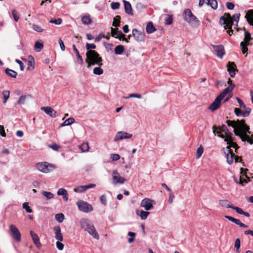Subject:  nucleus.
<instances>
[{"label":"nucleus","instance_id":"35","mask_svg":"<svg viewBox=\"0 0 253 253\" xmlns=\"http://www.w3.org/2000/svg\"><path fill=\"white\" fill-rule=\"evenodd\" d=\"M5 73L11 78H15L17 75L16 72L8 68L5 70Z\"/></svg>","mask_w":253,"mask_h":253},{"label":"nucleus","instance_id":"53","mask_svg":"<svg viewBox=\"0 0 253 253\" xmlns=\"http://www.w3.org/2000/svg\"><path fill=\"white\" fill-rule=\"evenodd\" d=\"M203 153V148L200 146L199 148H198L197 150V153H196V157L197 158H199L201 155H202Z\"/></svg>","mask_w":253,"mask_h":253},{"label":"nucleus","instance_id":"57","mask_svg":"<svg viewBox=\"0 0 253 253\" xmlns=\"http://www.w3.org/2000/svg\"><path fill=\"white\" fill-rule=\"evenodd\" d=\"M51 23H54L56 25H60L62 22V19L61 18H57L56 19H51L49 21Z\"/></svg>","mask_w":253,"mask_h":253},{"label":"nucleus","instance_id":"11","mask_svg":"<svg viewBox=\"0 0 253 253\" xmlns=\"http://www.w3.org/2000/svg\"><path fill=\"white\" fill-rule=\"evenodd\" d=\"M36 167L38 170L44 173L49 172L50 168H54L51 164H49L46 162L37 163Z\"/></svg>","mask_w":253,"mask_h":253},{"label":"nucleus","instance_id":"49","mask_svg":"<svg viewBox=\"0 0 253 253\" xmlns=\"http://www.w3.org/2000/svg\"><path fill=\"white\" fill-rule=\"evenodd\" d=\"M245 110L244 111H242V116L244 117H247L249 116L251 112V109L250 108H244Z\"/></svg>","mask_w":253,"mask_h":253},{"label":"nucleus","instance_id":"2","mask_svg":"<svg viewBox=\"0 0 253 253\" xmlns=\"http://www.w3.org/2000/svg\"><path fill=\"white\" fill-rule=\"evenodd\" d=\"M240 14H236L231 17L230 14L228 13H225L223 16H221L219 19V23L221 25H224V28L227 30V33L231 36L233 34V31L231 29L232 25L237 26L239 20Z\"/></svg>","mask_w":253,"mask_h":253},{"label":"nucleus","instance_id":"42","mask_svg":"<svg viewBox=\"0 0 253 253\" xmlns=\"http://www.w3.org/2000/svg\"><path fill=\"white\" fill-rule=\"evenodd\" d=\"M80 149L83 152H87L89 151V146L87 142L83 143L80 147Z\"/></svg>","mask_w":253,"mask_h":253},{"label":"nucleus","instance_id":"48","mask_svg":"<svg viewBox=\"0 0 253 253\" xmlns=\"http://www.w3.org/2000/svg\"><path fill=\"white\" fill-rule=\"evenodd\" d=\"M22 208L26 210L27 212L31 213L32 212V209L29 206L28 203L25 202L22 205Z\"/></svg>","mask_w":253,"mask_h":253},{"label":"nucleus","instance_id":"5","mask_svg":"<svg viewBox=\"0 0 253 253\" xmlns=\"http://www.w3.org/2000/svg\"><path fill=\"white\" fill-rule=\"evenodd\" d=\"M85 62L87 63V67L89 68L91 66L97 65H102V59L99 54L95 50H89L86 53Z\"/></svg>","mask_w":253,"mask_h":253},{"label":"nucleus","instance_id":"14","mask_svg":"<svg viewBox=\"0 0 253 253\" xmlns=\"http://www.w3.org/2000/svg\"><path fill=\"white\" fill-rule=\"evenodd\" d=\"M132 36L134 37L137 42H141L144 41V34L136 29H133L132 30Z\"/></svg>","mask_w":253,"mask_h":253},{"label":"nucleus","instance_id":"28","mask_svg":"<svg viewBox=\"0 0 253 253\" xmlns=\"http://www.w3.org/2000/svg\"><path fill=\"white\" fill-rule=\"evenodd\" d=\"M245 18L247 19L248 22L253 26V10H250L247 13Z\"/></svg>","mask_w":253,"mask_h":253},{"label":"nucleus","instance_id":"45","mask_svg":"<svg viewBox=\"0 0 253 253\" xmlns=\"http://www.w3.org/2000/svg\"><path fill=\"white\" fill-rule=\"evenodd\" d=\"M42 195L46 198V199L50 200L53 198L54 195L50 192L43 191Z\"/></svg>","mask_w":253,"mask_h":253},{"label":"nucleus","instance_id":"33","mask_svg":"<svg viewBox=\"0 0 253 253\" xmlns=\"http://www.w3.org/2000/svg\"><path fill=\"white\" fill-rule=\"evenodd\" d=\"M82 21L84 25H89L92 23V20L89 15L83 16L82 17Z\"/></svg>","mask_w":253,"mask_h":253},{"label":"nucleus","instance_id":"39","mask_svg":"<svg viewBox=\"0 0 253 253\" xmlns=\"http://www.w3.org/2000/svg\"><path fill=\"white\" fill-rule=\"evenodd\" d=\"M207 4L214 9H216L217 7V2L216 0H208Z\"/></svg>","mask_w":253,"mask_h":253},{"label":"nucleus","instance_id":"55","mask_svg":"<svg viewBox=\"0 0 253 253\" xmlns=\"http://www.w3.org/2000/svg\"><path fill=\"white\" fill-rule=\"evenodd\" d=\"M49 147L51 148L52 150L56 151H58L60 148V146L56 143L51 144L49 146Z\"/></svg>","mask_w":253,"mask_h":253},{"label":"nucleus","instance_id":"4","mask_svg":"<svg viewBox=\"0 0 253 253\" xmlns=\"http://www.w3.org/2000/svg\"><path fill=\"white\" fill-rule=\"evenodd\" d=\"M80 224L81 227L87 232L93 238L99 240V235L97 233L93 224L87 218H82L80 220Z\"/></svg>","mask_w":253,"mask_h":253},{"label":"nucleus","instance_id":"10","mask_svg":"<svg viewBox=\"0 0 253 253\" xmlns=\"http://www.w3.org/2000/svg\"><path fill=\"white\" fill-rule=\"evenodd\" d=\"M9 233L12 238L16 242L21 241V233L15 225L11 224L9 226Z\"/></svg>","mask_w":253,"mask_h":253},{"label":"nucleus","instance_id":"7","mask_svg":"<svg viewBox=\"0 0 253 253\" xmlns=\"http://www.w3.org/2000/svg\"><path fill=\"white\" fill-rule=\"evenodd\" d=\"M183 17L184 20L192 27H196L199 24V21L198 18L193 14L191 10L189 9H186L184 10L183 13Z\"/></svg>","mask_w":253,"mask_h":253},{"label":"nucleus","instance_id":"22","mask_svg":"<svg viewBox=\"0 0 253 253\" xmlns=\"http://www.w3.org/2000/svg\"><path fill=\"white\" fill-rule=\"evenodd\" d=\"M55 232V238L58 241H63V237L61 232V228L59 226H56L53 227Z\"/></svg>","mask_w":253,"mask_h":253},{"label":"nucleus","instance_id":"52","mask_svg":"<svg viewBox=\"0 0 253 253\" xmlns=\"http://www.w3.org/2000/svg\"><path fill=\"white\" fill-rule=\"evenodd\" d=\"M12 14L14 20L16 22H17L19 19V15H18L17 11L15 9H13L12 10Z\"/></svg>","mask_w":253,"mask_h":253},{"label":"nucleus","instance_id":"47","mask_svg":"<svg viewBox=\"0 0 253 253\" xmlns=\"http://www.w3.org/2000/svg\"><path fill=\"white\" fill-rule=\"evenodd\" d=\"M28 97H30V95H22L21 96L17 101L18 104H23L25 103L26 98Z\"/></svg>","mask_w":253,"mask_h":253},{"label":"nucleus","instance_id":"21","mask_svg":"<svg viewBox=\"0 0 253 253\" xmlns=\"http://www.w3.org/2000/svg\"><path fill=\"white\" fill-rule=\"evenodd\" d=\"M225 218L230 220V221L234 223L235 224L239 225L240 227L242 228H247L248 226L246 224L242 223L239 219H236L232 216L229 215H225Z\"/></svg>","mask_w":253,"mask_h":253},{"label":"nucleus","instance_id":"36","mask_svg":"<svg viewBox=\"0 0 253 253\" xmlns=\"http://www.w3.org/2000/svg\"><path fill=\"white\" fill-rule=\"evenodd\" d=\"M125 48L123 45H118L115 48V53L116 54H122L124 51Z\"/></svg>","mask_w":253,"mask_h":253},{"label":"nucleus","instance_id":"15","mask_svg":"<svg viewBox=\"0 0 253 253\" xmlns=\"http://www.w3.org/2000/svg\"><path fill=\"white\" fill-rule=\"evenodd\" d=\"M112 177L113 180V183L115 185L117 184H123L126 181L124 178L120 176L119 173L116 170H114L113 171Z\"/></svg>","mask_w":253,"mask_h":253},{"label":"nucleus","instance_id":"64","mask_svg":"<svg viewBox=\"0 0 253 253\" xmlns=\"http://www.w3.org/2000/svg\"><path fill=\"white\" fill-rule=\"evenodd\" d=\"M234 113L237 116L239 117L242 116V111L239 108H235L234 109Z\"/></svg>","mask_w":253,"mask_h":253},{"label":"nucleus","instance_id":"18","mask_svg":"<svg viewBox=\"0 0 253 253\" xmlns=\"http://www.w3.org/2000/svg\"><path fill=\"white\" fill-rule=\"evenodd\" d=\"M227 68L230 77L232 78L234 77L236 74V72L238 71L235 63L228 62L227 64Z\"/></svg>","mask_w":253,"mask_h":253},{"label":"nucleus","instance_id":"12","mask_svg":"<svg viewBox=\"0 0 253 253\" xmlns=\"http://www.w3.org/2000/svg\"><path fill=\"white\" fill-rule=\"evenodd\" d=\"M111 35L115 38H119L120 40H123L128 42L127 39H126L125 35L123 34L121 31L119 30L118 29L111 28Z\"/></svg>","mask_w":253,"mask_h":253},{"label":"nucleus","instance_id":"46","mask_svg":"<svg viewBox=\"0 0 253 253\" xmlns=\"http://www.w3.org/2000/svg\"><path fill=\"white\" fill-rule=\"evenodd\" d=\"M240 245H241L240 239L239 238H237L235 240V245H234V247L236 249L237 253H239L240 252Z\"/></svg>","mask_w":253,"mask_h":253},{"label":"nucleus","instance_id":"51","mask_svg":"<svg viewBox=\"0 0 253 253\" xmlns=\"http://www.w3.org/2000/svg\"><path fill=\"white\" fill-rule=\"evenodd\" d=\"M32 28L34 31L39 33L42 32L43 31V29L41 27L36 24H33L32 26Z\"/></svg>","mask_w":253,"mask_h":253},{"label":"nucleus","instance_id":"1","mask_svg":"<svg viewBox=\"0 0 253 253\" xmlns=\"http://www.w3.org/2000/svg\"><path fill=\"white\" fill-rule=\"evenodd\" d=\"M226 124L229 126L234 128L235 135L239 136L242 141H247L250 144H253V134L250 131V126L247 125L245 120L226 121Z\"/></svg>","mask_w":253,"mask_h":253},{"label":"nucleus","instance_id":"56","mask_svg":"<svg viewBox=\"0 0 253 253\" xmlns=\"http://www.w3.org/2000/svg\"><path fill=\"white\" fill-rule=\"evenodd\" d=\"M85 47L87 50H91V49H95L96 48V45L94 43H86L85 45Z\"/></svg>","mask_w":253,"mask_h":253},{"label":"nucleus","instance_id":"54","mask_svg":"<svg viewBox=\"0 0 253 253\" xmlns=\"http://www.w3.org/2000/svg\"><path fill=\"white\" fill-rule=\"evenodd\" d=\"M120 4L118 2H112L111 4V7L113 9H117L119 8Z\"/></svg>","mask_w":253,"mask_h":253},{"label":"nucleus","instance_id":"27","mask_svg":"<svg viewBox=\"0 0 253 253\" xmlns=\"http://www.w3.org/2000/svg\"><path fill=\"white\" fill-rule=\"evenodd\" d=\"M58 195H61L63 196V199L65 201L68 200V195L67 191L64 188H60L57 193Z\"/></svg>","mask_w":253,"mask_h":253},{"label":"nucleus","instance_id":"26","mask_svg":"<svg viewBox=\"0 0 253 253\" xmlns=\"http://www.w3.org/2000/svg\"><path fill=\"white\" fill-rule=\"evenodd\" d=\"M123 2L124 4L125 12L126 13L130 15H132V9L130 2L125 0H123Z\"/></svg>","mask_w":253,"mask_h":253},{"label":"nucleus","instance_id":"63","mask_svg":"<svg viewBox=\"0 0 253 253\" xmlns=\"http://www.w3.org/2000/svg\"><path fill=\"white\" fill-rule=\"evenodd\" d=\"M0 135L2 137L6 136L4 126L2 125H0Z\"/></svg>","mask_w":253,"mask_h":253},{"label":"nucleus","instance_id":"31","mask_svg":"<svg viewBox=\"0 0 253 253\" xmlns=\"http://www.w3.org/2000/svg\"><path fill=\"white\" fill-rule=\"evenodd\" d=\"M73 49L74 51L75 52L76 57H77L79 63L81 65H82L83 64V58L80 55L79 51H78V49L76 48L75 44L73 45Z\"/></svg>","mask_w":253,"mask_h":253},{"label":"nucleus","instance_id":"29","mask_svg":"<svg viewBox=\"0 0 253 253\" xmlns=\"http://www.w3.org/2000/svg\"><path fill=\"white\" fill-rule=\"evenodd\" d=\"M219 203L222 207L224 208L232 209V207L233 206L227 200H219Z\"/></svg>","mask_w":253,"mask_h":253},{"label":"nucleus","instance_id":"44","mask_svg":"<svg viewBox=\"0 0 253 253\" xmlns=\"http://www.w3.org/2000/svg\"><path fill=\"white\" fill-rule=\"evenodd\" d=\"M55 219L59 223H62L64 219V215L63 213H58L55 215Z\"/></svg>","mask_w":253,"mask_h":253},{"label":"nucleus","instance_id":"13","mask_svg":"<svg viewBox=\"0 0 253 253\" xmlns=\"http://www.w3.org/2000/svg\"><path fill=\"white\" fill-rule=\"evenodd\" d=\"M132 136V135L131 134L125 131H118L114 138V141L117 142L124 139H129Z\"/></svg>","mask_w":253,"mask_h":253},{"label":"nucleus","instance_id":"59","mask_svg":"<svg viewBox=\"0 0 253 253\" xmlns=\"http://www.w3.org/2000/svg\"><path fill=\"white\" fill-rule=\"evenodd\" d=\"M100 200L103 205L106 206L107 205V200L105 195H102L100 196Z\"/></svg>","mask_w":253,"mask_h":253},{"label":"nucleus","instance_id":"58","mask_svg":"<svg viewBox=\"0 0 253 253\" xmlns=\"http://www.w3.org/2000/svg\"><path fill=\"white\" fill-rule=\"evenodd\" d=\"M110 158L114 161H116L120 159V156L117 154H113L111 155Z\"/></svg>","mask_w":253,"mask_h":253},{"label":"nucleus","instance_id":"62","mask_svg":"<svg viewBox=\"0 0 253 253\" xmlns=\"http://www.w3.org/2000/svg\"><path fill=\"white\" fill-rule=\"evenodd\" d=\"M236 99H237L238 102L239 103L240 106L241 108H246V105L245 104V103L243 102V101L240 98L237 97Z\"/></svg>","mask_w":253,"mask_h":253},{"label":"nucleus","instance_id":"37","mask_svg":"<svg viewBox=\"0 0 253 253\" xmlns=\"http://www.w3.org/2000/svg\"><path fill=\"white\" fill-rule=\"evenodd\" d=\"M173 22V17L171 15H166L165 18V24L169 25L172 24Z\"/></svg>","mask_w":253,"mask_h":253},{"label":"nucleus","instance_id":"32","mask_svg":"<svg viewBox=\"0 0 253 253\" xmlns=\"http://www.w3.org/2000/svg\"><path fill=\"white\" fill-rule=\"evenodd\" d=\"M146 32L148 34H151L156 31V28L154 26L152 22H149L146 28Z\"/></svg>","mask_w":253,"mask_h":253},{"label":"nucleus","instance_id":"50","mask_svg":"<svg viewBox=\"0 0 253 253\" xmlns=\"http://www.w3.org/2000/svg\"><path fill=\"white\" fill-rule=\"evenodd\" d=\"M103 73V70L100 67H95L93 69V73L95 75H100L102 74Z\"/></svg>","mask_w":253,"mask_h":253},{"label":"nucleus","instance_id":"16","mask_svg":"<svg viewBox=\"0 0 253 253\" xmlns=\"http://www.w3.org/2000/svg\"><path fill=\"white\" fill-rule=\"evenodd\" d=\"M224 153L227 159V162L228 164L231 165L233 162L235 154L233 151L229 149V147H226L225 149Z\"/></svg>","mask_w":253,"mask_h":253},{"label":"nucleus","instance_id":"23","mask_svg":"<svg viewBox=\"0 0 253 253\" xmlns=\"http://www.w3.org/2000/svg\"><path fill=\"white\" fill-rule=\"evenodd\" d=\"M235 140V137L233 136H231V139H229L228 141H224L225 142H226L228 146L227 147H229V149L232 147L233 148H234L235 149V152H237V150L239 148L237 144L234 142V141Z\"/></svg>","mask_w":253,"mask_h":253},{"label":"nucleus","instance_id":"17","mask_svg":"<svg viewBox=\"0 0 253 253\" xmlns=\"http://www.w3.org/2000/svg\"><path fill=\"white\" fill-rule=\"evenodd\" d=\"M215 54L220 58H222L223 56L225 54L224 48L223 45H212Z\"/></svg>","mask_w":253,"mask_h":253},{"label":"nucleus","instance_id":"40","mask_svg":"<svg viewBox=\"0 0 253 253\" xmlns=\"http://www.w3.org/2000/svg\"><path fill=\"white\" fill-rule=\"evenodd\" d=\"M137 214L139 215L142 220H144L147 218L148 215L150 214V212L141 210L140 213Z\"/></svg>","mask_w":253,"mask_h":253},{"label":"nucleus","instance_id":"24","mask_svg":"<svg viewBox=\"0 0 253 253\" xmlns=\"http://www.w3.org/2000/svg\"><path fill=\"white\" fill-rule=\"evenodd\" d=\"M42 110L51 117L54 118L56 116V112L50 107H43Z\"/></svg>","mask_w":253,"mask_h":253},{"label":"nucleus","instance_id":"61","mask_svg":"<svg viewBox=\"0 0 253 253\" xmlns=\"http://www.w3.org/2000/svg\"><path fill=\"white\" fill-rule=\"evenodd\" d=\"M61 241H57L56 243L57 249L60 251H62L64 249V245L61 243Z\"/></svg>","mask_w":253,"mask_h":253},{"label":"nucleus","instance_id":"25","mask_svg":"<svg viewBox=\"0 0 253 253\" xmlns=\"http://www.w3.org/2000/svg\"><path fill=\"white\" fill-rule=\"evenodd\" d=\"M30 233L32 238V240L36 247L38 248H40L41 247V244L40 242V239L37 234L35 233L32 231H31Z\"/></svg>","mask_w":253,"mask_h":253},{"label":"nucleus","instance_id":"9","mask_svg":"<svg viewBox=\"0 0 253 253\" xmlns=\"http://www.w3.org/2000/svg\"><path fill=\"white\" fill-rule=\"evenodd\" d=\"M77 205L79 210L83 212L88 213L93 211L92 206L90 204L82 200L79 201Z\"/></svg>","mask_w":253,"mask_h":253},{"label":"nucleus","instance_id":"3","mask_svg":"<svg viewBox=\"0 0 253 253\" xmlns=\"http://www.w3.org/2000/svg\"><path fill=\"white\" fill-rule=\"evenodd\" d=\"M228 83L230 84L216 97L214 101L209 107V110L212 111L217 110L220 106L221 100L223 99L226 94L233 90L235 86L234 84L232 83V81L230 79L228 80Z\"/></svg>","mask_w":253,"mask_h":253},{"label":"nucleus","instance_id":"34","mask_svg":"<svg viewBox=\"0 0 253 253\" xmlns=\"http://www.w3.org/2000/svg\"><path fill=\"white\" fill-rule=\"evenodd\" d=\"M75 119L73 118H69L66 120L63 123L60 125V126L63 127L64 126H70L75 122Z\"/></svg>","mask_w":253,"mask_h":253},{"label":"nucleus","instance_id":"30","mask_svg":"<svg viewBox=\"0 0 253 253\" xmlns=\"http://www.w3.org/2000/svg\"><path fill=\"white\" fill-rule=\"evenodd\" d=\"M34 69V59L31 56H29L28 57V61L27 63V70H32Z\"/></svg>","mask_w":253,"mask_h":253},{"label":"nucleus","instance_id":"41","mask_svg":"<svg viewBox=\"0 0 253 253\" xmlns=\"http://www.w3.org/2000/svg\"><path fill=\"white\" fill-rule=\"evenodd\" d=\"M10 91L8 90H3L2 95L3 96V103L5 104L9 97Z\"/></svg>","mask_w":253,"mask_h":253},{"label":"nucleus","instance_id":"38","mask_svg":"<svg viewBox=\"0 0 253 253\" xmlns=\"http://www.w3.org/2000/svg\"><path fill=\"white\" fill-rule=\"evenodd\" d=\"M43 47V43L39 41H37L35 44V50L37 52H40Z\"/></svg>","mask_w":253,"mask_h":253},{"label":"nucleus","instance_id":"6","mask_svg":"<svg viewBox=\"0 0 253 253\" xmlns=\"http://www.w3.org/2000/svg\"><path fill=\"white\" fill-rule=\"evenodd\" d=\"M213 132L214 133H215L217 130V135L224 139V141H228L229 139H231V136H233V134L231 132L226 125H223L221 126L216 127L215 126H212Z\"/></svg>","mask_w":253,"mask_h":253},{"label":"nucleus","instance_id":"60","mask_svg":"<svg viewBox=\"0 0 253 253\" xmlns=\"http://www.w3.org/2000/svg\"><path fill=\"white\" fill-rule=\"evenodd\" d=\"M232 209L235 210L236 212L239 214H243V213H244V211H243L242 209L239 207L233 206V207H232Z\"/></svg>","mask_w":253,"mask_h":253},{"label":"nucleus","instance_id":"20","mask_svg":"<svg viewBox=\"0 0 253 253\" xmlns=\"http://www.w3.org/2000/svg\"><path fill=\"white\" fill-rule=\"evenodd\" d=\"M152 201L149 199L145 198L141 201V206L143 207L146 211H149L152 209L153 205Z\"/></svg>","mask_w":253,"mask_h":253},{"label":"nucleus","instance_id":"19","mask_svg":"<svg viewBox=\"0 0 253 253\" xmlns=\"http://www.w3.org/2000/svg\"><path fill=\"white\" fill-rule=\"evenodd\" d=\"M95 184H89L86 185H81L75 188L74 191L77 193H83L89 188H93L95 187Z\"/></svg>","mask_w":253,"mask_h":253},{"label":"nucleus","instance_id":"8","mask_svg":"<svg viewBox=\"0 0 253 253\" xmlns=\"http://www.w3.org/2000/svg\"><path fill=\"white\" fill-rule=\"evenodd\" d=\"M245 31L244 41L240 43L242 53L247 55L248 48V45H252L253 44V39L251 37L250 33L244 29Z\"/></svg>","mask_w":253,"mask_h":253},{"label":"nucleus","instance_id":"43","mask_svg":"<svg viewBox=\"0 0 253 253\" xmlns=\"http://www.w3.org/2000/svg\"><path fill=\"white\" fill-rule=\"evenodd\" d=\"M120 18L121 17L119 15L116 16L114 18V21L112 25L115 27H119L120 25Z\"/></svg>","mask_w":253,"mask_h":253}]
</instances>
